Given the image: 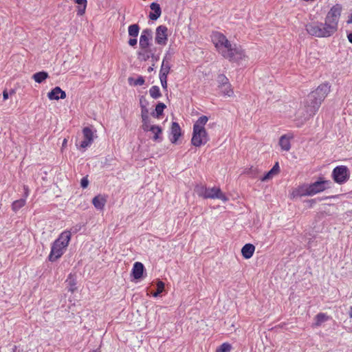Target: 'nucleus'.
Instances as JSON below:
<instances>
[{
    "label": "nucleus",
    "instance_id": "nucleus-1",
    "mask_svg": "<svg viewBox=\"0 0 352 352\" xmlns=\"http://www.w3.org/2000/svg\"><path fill=\"white\" fill-rule=\"evenodd\" d=\"M212 41L219 54L230 61H239L245 58V52L240 46L232 45L226 36L219 32H213Z\"/></svg>",
    "mask_w": 352,
    "mask_h": 352
},
{
    "label": "nucleus",
    "instance_id": "nucleus-2",
    "mask_svg": "<svg viewBox=\"0 0 352 352\" xmlns=\"http://www.w3.org/2000/svg\"><path fill=\"white\" fill-rule=\"evenodd\" d=\"M329 91L330 86L327 83H324L319 85L315 91L307 96L304 102V111H305L302 116L304 120H308L316 114Z\"/></svg>",
    "mask_w": 352,
    "mask_h": 352
},
{
    "label": "nucleus",
    "instance_id": "nucleus-3",
    "mask_svg": "<svg viewBox=\"0 0 352 352\" xmlns=\"http://www.w3.org/2000/svg\"><path fill=\"white\" fill-rule=\"evenodd\" d=\"M208 120V118L202 116L198 118L193 125L192 137L191 143L196 147L206 144L209 140L208 133L205 129V125Z\"/></svg>",
    "mask_w": 352,
    "mask_h": 352
},
{
    "label": "nucleus",
    "instance_id": "nucleus-4",
    "mask_svg": "<svg viewBox=\"0 0 352 352\" xmlns=\"http://www.w3.org/2000/svg\"><path fill=\"white\" fill-rule=\"evenodd\" d=\"M71 239V232L69 231H64L59 237L53 243L51 252L49 255L50 261H55L59 258L63 254L64 250L68 245Z\"/></svg>",
    "mask_w": 352,
    "mask_h": 352
},
{
    "label": "nucleus",
    "instance_id": "nucleus-5",
    "mask_svg": "<svg viewBox=\"0 0 352 352\" xmlns=\"http://www.w3.org/2000/svg\"><path fill=\"white\" fill-rule=\"evenodd\" d=\"M331 184V182L329 180L317 181L309 186L300 187L298 193L300 196H312L330 188Z\"/></svg>",
    "mask_w": 352,
    "mask_h": 352
},
{
    "label": "nucleus",
    "instance_id": "nucleus-6",
    "mask_svg": "<svg viewBox=\"0 0 352 352\" xmlns=\"http://www.w3.org/2000/svg\"><path fill=\"white\" fill-rule=\"evenodd\" d=\"M305 30L309 35L318 38L329 37L333 35L324 23L318 21L307 23Z\"/></svg>",
    "mask_w": 352,
    "mask_h": 352
},
{
    "label": "nucleus",
    "instance_id": "nucleus-7",
    "mask_svg": "<svg viewBox=\"0 0 352 352\" xmlns=\"http://www.w3.org/2000/svg\"><path fill=\"white\" fill-rule=\"evenodd\" d=\"M342 6L340 4H336L330 9L325 17L324 23L333 34L338 30Z\"/></svg>",
    "mask_w": 352,
    "mask_h": 352
},
{
    "label": "nucleus",
    "instance_id": "nucleus-8",
    "mask_svg": "<svg viewBox=\"0 0 352 352\" xmlns=\"http://www.w3.org/2000/svg\"><path fill=\"white\" fill-rule=\"evenodd\" d=\"M199 194L202 195L205 199H219L223 202H226L228 200V197L222 192L219 188H201V192Z\"/></svg>",
    "mask_w": 352,
    "mask_h": 352
},
{
    "label": "nucleus",
    "instance_id": "nucleus-9",
    "mask_svg": "<svg viewBox=\"0 0 352 352\" xmlns=\"http://www.w3.org/2000/svg\"><path fill=\"white\" fill-rule=\"evenodd\" d=\"M350 173L349 168L345 166H336L332 172V177L335 182L342 184L347 182Z\"/></svg>",
    "mask_w": 352,
    "mask_h": 352
},
{
    "label": "nucleus",
    "instance_id": "nucleus-10",
    "mask_svg": "<svg viewBox=\"0 0 352 352\" xmlns=\"http://www.w3.org/2000/svg\"><path fill=\"white\" fill-rule=\"evenodd\" d=\"M155 42L158 45H165L168 41V28L164 25H160L155 32Z\"/></svg>",
    "mask_w": 352,
    "mask_h": 352
},
{
    "label": "nucleus",
    "instance_id": "nucleus-11",
    "mask_svg": "<svg viewBox=\"0 0 352 352\" xmlns=\"http://www.w3.org/2000/svg\"><path fill=\"white\" fill-rule=\"evenodd\" d=\"M153 38V32L151 29H144L140 38V47L141 49L149 48L151 41Z\"/></svg>",
    "mask_w": 352,
    "mask_h": 352
},
{
    "label": "nucleus",
    "instance_id": "nucleus-12",
    "mask_svg": "<svg viewBox=\"0 0 352 352\" xmlns=\"http://www.w3.org/2000/svg\"><path fill=\"white\" fill-rule=\"evenodd\" d=\"M84 140L81 142L80 147L85 148L89 146L94 140V133L89 127H85L82 130Z\"/></svg>",
    "mask_w": 352,
    "mask_h": 352
},
{
    "label": "nucleus",
    "instance_id": "nucleus-13",
    "mask_svg": "<svg viewBox=\"0 0 352 352\" xmlns=\"http://www.w3.org/2000/svg\"><path fill=\"white\" fill-rule=\"evenodd\" d=\"M47 97L51 100L65 99L66 98V93L59 87H56L47 94Z\"/></svg>",
    "mask_w": 352,
    "mask_h": 352
},
{
    "label": "nucleus",
    "instance_id": "nucleus-14",
    "mask_svg": "<svg viewBox=\"0 0 352 352\" xmlns=\"http://www.w3.org/2000/svg\"><path fill=\"white\" fill-rule=\"evenodd\" d=\"M141 117L142 125V128L144 131H148V127L151 126L150 123V118L148 116V109L142 106V111H141Z\"/></svg>",
    "mask_w": 352,
    "mask_h": 352
},
{
    "label": "nucleus",
    "instance_id": "nucleus-15",
    "mask_svg": "<svg viewBox=\"0 0 352 352\" xmlns=\"http://www.w3.org/2000/svg\"><path fill=\"white\" fill-rule=\"evenodd\" d=\"M144 271V265L140 262H135L133 264L131 274L135 279H140Z\"/></svg>",
    "mask_w": 352,
    "mask_h": 352
},
{
    "label": "nucleus",
    "instance_id": "nucleus-16",
    "mask_svg": "<svg viewBox=\"0 0 352 352\" xmlns=\"http://www.w3.org/2000/svg\"><path fill=\"white\" fill-rule=\"evenodd\" d=\"M150 8L153 12H150L149 19L152 21H155L162 14L160 6L157 3L153 2L151 4Z\"/></svg>",
    "mask_w": 352,
    "mask_h": 352
},
{
    "label": "nucleus",
    "instance_id": "nucleus-17",
    "mask_svg": "<svg viewBox=\"0 0 352 352\" xmlns=\"http://www.w3.org/2000/svg\"><path fill=\"white\" fill-rule=\"evenodd\" d=\"M171 135L170 142L176 143L179 138L181 136V128L177 122H173L171 126Z\"/></svg>",
    "mask_w": 352,
    "mask_h": 352
},
{
    "label": "nucleus",
    "instance_id": "nucleus-18",
    "mask_svg": "<svg viewBox=\"0 0 352 352\" xmlns=\"http://www.w3.org/2000/svg\"><path fill=\"white\" fill-rule=\"evenodd\" d=\"M148 131H151L153 133V140L155 142H160L162 141V138L160 135L162 133V129L160 126L157 125H151L148 127Z\"/></svg>",
    "mask_w": 352,
    "mask_h": 352
},
{
    "label": "nucleus",
    "instance_id": "nucleus-19",
    "mask_svg": "<svg viewBox=\"0 0 352 352\" xmlns=\"http://www.w3.org/2000/svg\"><path fill=\"white\" fill-rule=\"evenodd\" d=\"M255 247L251 243L245 244L241 249V254L243 256L246 258H250L254 252Z\"/></svg>",
    "mask_w": 352,
    "mask_h": 352
},
{
    "label": "nucleus",
    "instance_id": "nucleus-20",
    "mask_svg": "<svg viewBox=\"0 0 352 352\" xmlns=\"http://www.w3.org/2000/svg\"><path fill=\"white\" fill-rule=\"evenodd\" d=\"M142 51L139 52L138 53V58L142 60H147L151 57L153 59H156L154 53L153 52L152 50L150 48H146V49H141Z\"/></svg>",
    "mask_w": 352,
    "mask_h": 352
},
{
    "label": "nucleus",
    "instance_id": "nucleus-21",
    "mask_svg": "<svg viewBox=\"0 0 352 352\" xmlns=\"http://www.w3.org/2000/svg\"><path fill=\"white\" fill-rule=\"evenodd\" d=\"M292 136L289 135H283L279 140V145L283 151H288L291 148L290 140Z\"/></svg>",
    "mask_w": 352,
    "mask_h": 352
},
{
    "label": "nucleus",
    "instance_id": "nucleus-22",
    "mask_svg": "<svg viewBox=\"0 0 352 352\" xmlns=\"http://www.w3.org/2000/svg\"><path fill=\"white\" fill-rule=\"evenodd\" d=\"M107 199L105 197L102 195H97L92 199V204L97 209L102 210L103 209L105 204H106Z\"/></svg>",
    "mask_w": 352,
    "mask_h": 352
},
{
    "label": "nucleus",
    "instance_id": "nucleus-23",
    "mask_svg": "<svg viewBox=\"0 0 352 352\" xmlns=\"http://www.w3.org/2000/svg\"><path fill=\"white\" fill-rule=\"evenodd\" d=\"M278 172H279V165H278V163L276 162L274 165L273 168L268 173H267L264 175V177H263L261 178V181L265 182V181H267V180L272 179L273 177V176L278 174Z\"/></svg>",
    "mask_w": 352,
    "mask_h": 352
},
{
    "label": "nucleus",
    "instance_id": "nucleus-24",
    "mask_svg": "<svg viewBox=\"0 0 352 352\" xmlns=\"http://www.w3.org/2000/svg\"><path fill=\"white\" fill-rule=\"evenodd\" d=\"M74 2L78 5L77 14L79 16H82L85 14V9L87 7V0H74Z\"/></svg>",
    "mask_w": 352,
    "mask_h": 352
},
{
    "label": "nucleus",
    "instance_id": "nucleus-25",
    "mask_svg": "<svg viewBox=\"0 0 352 352\" xmlns=\"http://www.w3.org/2000/svg\"><path fill=\"white\" fill-rule=\"evenodd\" d=\"M48 74L46 72L42 71L36 72L32 76V78L38 83H41L43 80L48 78Z\"/></svg>",
    "mask_w": 352,
    "mask_h": 352
},
{
    "label": "nucleus",
    "instance_id": "nucleus-26",
    "mask_svg": "<svg viewBox=\"0 0 352 352\" xmlns=\"http://www.w3.org/2000/svg\"><path fill=\"white\" fill-rule=\"evenodd\" d=\"M217 82L219 88L228 87V84H230L228 78L223 74H219L217 76Z\"/></svg>",
    "mask_w": 352,
    "mask_h": 352
},
{
    "label": "nucleus",
    "instance_id": "nucleus-27",
    "mask_svg": "<svg viewBox=\"0 0 352 352\" xmlns=\"http://www.w3.org/2000/svg\"><path fill=\"white\" fill-rule=\"evenodd\" d=\"M166 107V106L162 103V102H160L158 103L157 105H156V107H155V112H153L151 113V115L153 116V117H156V118H160L162 113H163V111H164V109Z\"/></svg>",
    "mask_w": 352,
    "mask_h": 352
},
{
    "label": "nucleus",
    "instance_id": "nucleus-28",
    "mask_svg": "<svg viewBox=\"0 0 352 352\" xmlns=\"http://www.w3.org/2000/svg\"><path fill=\"white\" fill-rule=\"evenodd\" d=\"M128 82L130 85L138 86L143 85L145 82V80L142 76H139L137 79H134L133 77L128 78Z\"/></svg>",
    "mask_w": 352,
    "mask_h": 352
},
{
    "label": "nucleus",
    "instance_id": "nucleus-29",
    "mask_svg": "<svg viewBox=\"0 0 352 352\" xmlns=\"http://www.w3.org/2000/svg\"><path fill=\"white\" fill-rule=\"evenodd\" d=\"M329 317L324 313H320L316 316L315 320L316 322L314 324L315 326L319 327L321 324L328 320Z\"/></svg>",
    "mask_w": 352,
    "mask_h": 352
},
{
    "label": "nucleus",
    "instance_id": "nucleus-30",
    "mask_svg": "<svg viewBox=\"0 0 352 352\" xmlns=\"http://www.w3.org/2000/svg\"><path fill=\"white\" fill-rule=\"evenodd\" d=\"M25 204V199H20L14 201L12 204V209L13 211L16 212Z\"/></svg>",
    "mask_w": 352,
    "mask_h": 352
},
{
    "label": "nucleus",
    "instance_id": "nucleus-31",
    "mask_svg": "<svg viewBox=\"0 0 352 352\" xmlns=\"http://www.w3.org/2000/svg\"><path fill=\"white\" fill-rule=\"evenodd\" d=\"M128 31L129 36L132 37H137L139 34L140 27L138 24L131 25L129 27Z\"/></svg>",
    "mask_w": 352,
    "mask_h": 352
},
{
    "label": "nucleus",
    "instance_id": "nucleus-32",
    "mask_svg": "<svg viewBox=\"0 0 352 352\" xmlns=\"http://www.w3.org/2000/svg\"><path fill=\"white\" fill-rule=\"evenodd\" d=\"M170 70V64L162 61L160 76H168Z\"/></svg>",
    "mask_w": 352,
    "mask_h": 352
},
{
    "label": "nucleus",
    "instance_id": "nucleus-33",
    "mask_svg": "<svg viewBox=\"0 0 352 352\" xmlns=\"http://www.w3.org/2000/svg\"><path fill=\"white\" fill-rule=\"evenodd\" d=\"M149 94L153 98L157 99L160 98L162 94L160 88L157 86H153L149 90Z\"/></svg>",
    "mask_w": 352,
    "mask_h": 352
},
{
    "label": "nucleus",
    "instance_id": "nucleus-34",
    "mask_svg": "<svg viewBox=\"0 0 352 352\" xmlns=\"http://www.w3.org/2000/svg\"><path fill=\"white\" fill-rule=\"evenodd\" d=\"M228 87H224L223 88H219L221 90V92L223 95L227 96H232L234 94V91L232 89V86L230 84H228Z\"/></svg>",
    "mask_w": 352,
    "mask_h": 352
},
{
    "label": "nucleus",
    "instance_id": "nucleus-35",
    "mask_svg": "<svg viewBox=\"0 0 352 352\" xmlns=\"http://www.w3.org/2000/svg\"><path fill=\"white\" fill-rule=\"evenodd\" d=\"M157 291L153 294L154 297L158 296L163 292L164 289V283L162 281L159 280L157 283Z\"/></svg>",
    "mask_w": 352,
    "mask_h": 352
},
{
    "label": "nucleus",
    "instance_id": "nucleus-36",
    "mask_svg": "<svg viewBox=\"0 0 352 352\" xmlns=\"http://www.w3.org/2000/svg\"><path fill=\"white\" fill-rule=\"evenodd\" d=\"M231 349V345L226 342L222 344L219 348H217L216 352H230Z\"/></svg>",
    "mask_w": 352,
    "mask_h": 352
},
{
    "label": "nucleus",
    "instance_id": "nucleus-37",
    "mask_svg": "<svg viewBox=\"0 0 352 352\" xmlns=\"http://www.w3.org/2000/svg\"><path fill=\"white\" fill-rule=\"evenodd\" d=\"M160 82L163 89H167V76H160Z\"/></svg>",
    "mask_w": 352,
    "mask_h": 352
},
{
    "label": "nucleus",
    "instance_id": "nucleus-38",
    "mask_svg": "<svg viewBox=\"0 0 352 352\" xmlns=\"http://www.w3.org/2000/svg\"><path fill=\"white\" fill-rule=\"evenodd\" d=\"M140 104L141 107V111H142V106H144L145 108H147V106L148 104V101L146 100V98L144 96H142L140 99Z\"/></svg>",
    "mask_w": 352,
    "mask_h": 352
},
{
    "label": "nucleus",
    "instance_id": "nucleus-39",
    "mask_svg": "<svg viewBox=\"0 0 352 352\" xmlns=\"http://www.w3.org/2000/svg\"><path fill=\"white\" fill-rule=\"evenodd\" d=\"M88 184H89V181H88L87 178L83 177L80 182L81 187L83 188H85L87 187Z\"/></svg>",
    "mask_w": 352,
    "mask_h": 352
},
{
    "label": "nucleus",
    "instance_id": "nucleus-40",
    "mask_svg": "<svg viewBox=\"0 0 352 352\" xmlns=\"http://www.w3.org/2000/svg\"><path fill=\"white\" fill-rule=\"evenodd\" d=\"M170 60H171V54L170 53H166V55L164 56L162 61H164V63L170 64Z\"/></svg>",
    "mask_w": 352,
    "mask_h": 352
},
{
    "label": "nucleus",
    "instance_id": "nucleus-41",
    "mask_svg": "<svg viewBox=\"0 0 352 352\" xmlns=\"http://www.w3.org/2000/svg\"><path fill=\"white\" fill-rule=\"evenodd\" d=\"M137 42H138L137 39L135 38V37H134L133 38H130L128 41V43L130 46L133 47L137 45Z\"/></svg>",
    "mask_w": 352,
    "mask_h": 352
},
{
    "label": "nucleus",
    "instance_id": "nucleus-42",
    "mask_svg": "<svg viewBox=\"0 0 352 352\" xmlns=\"http://www.w3.org/2000/svg\"><path fill=\"white\" fill-rule=\"evenodd\" d=\"M24 190V199L27 198L29 195V188L27 186H23Z\"/></svg>",
    "mask_w": 352,
    "mask_h": 352
},
{
    "label": "nucleus",
    "instance_id": "nucleus-43",
    "mask_svg": "<svg viewBox=\"0 0 352 352\" xmlns=\"http://www.w3.org/2000/svg\"><path fill=\"white\" fill-rule=\"evenodd\" d=\"M256 168H253L252 167V168H250L249 169V170H248V171H247V173H248V174H251V175H252L254 176V174L256 173Z\"/></svg>",
    "mask_w": 352,
    "mask_h": 352
},
{
    "label": "nucleus",
    "instance_id": "nucleus-44",
    "mask_svg": "<svg viewBox=\"0 0 352 352\" xmlns=\"http://www.w3.org/2000/svg\"><path fill=\"white\" fill-rule=\"evenodd\" d=\"M3 99L7 100L8 98V94L6 91H4L3 93Z\"/></svg>",
    "mask_w": 352,
    "mask_h": 352
},
{
    "label": "nucleus",
    "instance_id": "nucleus-45",
    "mask_svg": "<svg viewBox=\"0 0 352 352\" xmlns=\"http://www.w3.org/2000/svg\"><path fill=\"white\" fill-rule=\"evenodd\" d=\"M347 37H348L349 42L352 43V33L349 34Z\"/></svg>",
    "mask_w": 352,
    "mask_h": 352
},
{
    "label": "nucleus",
    "instance_id": "nucleus-46",
    "mask_svg": "<svg viewBox=\"0 0 352 352\" xmlns=\"http://www.w3.org/2000/svg\"><path fill=\"white\" fill-rule=\"evenodd\" d=\"M12 352H20V351L18 350L17 346L14 345L12 349Z\"/></svg>",
    "mask_w": 352,
    "mask_h": 352
},
{
    "label": "nucleus",
    "instance_id": "nucleus-47",
    "mask_svg": "<svg viewBox=\"0 0 352 352\" xmlns=\"http://www.w3.org/2000/svg\"><path fill=\"white\" fill-rule=\"evenodd\" d=\"M348 23H352V14L351 15L350 18L347 21Z\"/></svg>",
    "mask_w": 352,
    "mask_h": 352
},
{
    "label": "nucleus",
    "instance_id": "nucleus-48",
    "mask_svg": "<svg viewBox=\"0 0 352 352\" xmlns=\"http://www.w3.org/2000/svg\"><path fill=\"white\" fill-rule=\"evenodd\" d=\"M349 316L351 318H352V306L350 308Z\"/></svg>",
    "mask_w": 352,
    "mask_h": 352
},
{
    "label": "nucleus",
    "instance_id": "nucleus-49",
    "mask_svg": "<svg viewBox=\"0 0 352 352\" xmlns=\"http://www.w3.org/2000/svg\"><path fill=\"white\" fill-rule=\"evenodd\" d=\"M153 67H149L148 69V72H151V71H153Z\"/></svg>",
    "mask_w": 352,
    "mask_h": 352
},
{
    "label": "nucleus",
    "instance_id": "nucleus-50",
    "mask_svg": "<svg viewBox=\"0 0 352 352\" xmlns=\"http://www.w3.org/2000/svg\"><path fill=\"white\" fill-rule=\"evenodd\" d=\"M67 144V140H66V139H65V140H63V146H64V145H65V144Z\"/></svg>",
    "mask_w": 352,
    "mask_h": 352
},
{
    "label": "nucleus",
    "instance_id": "nucleus-51",
    "mask_svg": "<svg viewBox=\"0 0 352 352\" xmlns=\"http://www.w3.org/2000/svg\"><path fill=\"white\" fill-rule=\"evenodd\" d=\"M69 290H70L72 292H74V288H72V287H71V288L69 289Z\"/></svg>",
    "mask_w": 352,
    "mask_h": 352
}]
</instances>
